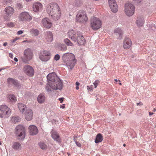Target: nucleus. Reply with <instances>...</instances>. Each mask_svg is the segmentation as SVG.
Segmentation results:
<instances>
[{"mask_svg": "<svg viewBox=\"0 0 156 156\" xmlns=\"http://www.w3.org/2000/svg\"><path fill=\"white\" fill-rule=\"evenodd\" d=\"M51 53L49 51L46 50L41 51L39 54L40 59L42 61L46 62L50 58Z\"/></svg>", "mask_w": 156, "mask_h": 156, "instance_id": "obj_10", "label": "nucleus"}, {"mask_svg": "<svg viewBox=\"0 0 156 156\" xmlns=\"http://www.w3.org/2000/svg\"><path fill=\"white\" fill-rule=\"evenodd\" d=\"M68 155L69 156V155H70V154H69V153H68Z\"/></svg>", "mask_w": 156, "mask_h": 156, "instance_id": "obj_63", "label": "nucleus"}, {"mask_svg": "<svg viewBox=\"0 0 156 156\" xmlns=\"http://www.w3.org/2000/svg\"><path fill=\"white\" fill-rule=\"evenodd\" d=\"M144 23V20L143 17L140 16L137 18L136 24L139 27L143 26Z\"/></svg>", "mask_w": 156, "mask_h": 156, "instance_id": "obj_23", "label": "nucleus"}, {"mask_svg": "<svg viewBox=\"0 0 156 156\" xmlns=\"http://www.w3.org/2000/svg\"><path fill=\"white\" fill-rule=\"evenodd\" d=\"M0 110L1 112L0 116L1 118H7L10 116L11 113V110L6 105H2L0 106Z\"/></svg>", "mask_w": 156, "mask_h": 156, "instance_id": "obj_8", "label": "nucleus"}, {"mask_svg": "<svg viewBox=\"0 0 156 156\" xmlns=\"http://www.w3.org/2000/svg\"><path fill=\"white\" fill-rule=\"evenodd\" d=\"M43 9V5L40 2L34 3L33 5V9L34 11L35 12L41 11Z\"/></svg>", "mask_w": 156, "mask_h": 156, "instance_id": "obj_18", "label": "nucleus"}, {"mask_svg": "<svg viewBox=\"0 0 156 156\" xmlns=\"http://www.w3.org/2000/svg\"><path fill=\"white\" fill-rule=\"evenodd\" d=\"M58 48L62 51H65L67 49L66 46L64 44H59Z\"/></svg>", "mask_w": 156, "mask_h": 156, "instance_id": "obj_34", "label": "nucleus"}, {"mask_svg": "<svg viewBox=\"0 0 156 156\" xmlns=\"http://www.w3.org/2000/svg\"><path fill=\"white\" fill-rule=\"evenodd\" d=\"M81 4V2L80 0H76L74 3V5L76 7L80 6Z\"/></svg>", "mask_w": 156, "mask_h": 156, "instance_id": "obj_36", "label": "nucleus"}, {"mask_svg": "<svg viewBox=\"0 0 156 156\" xmlns=\"http://www.w3.org/2000/svg\"><path fill=\"white\" fill-rule=\"evenodd\" d=\"M8 99L11 102H15L16 101V98L13 94H8L7 96Z\"/></svg>", "mask_w": 156, "mask_h": 156, "instance_id": "obj_30", "label": "nucleus"}, {"mask_svg": "<svg viewBox=\"0 0 156 156\" xmlns=\"http://www.w3.org/2000/svg\"><path fill=\"white\" fill-rule=\"evenodd\" d=\"M29 133L32 135L37 134L38 132L37 127L33 125L30 126L29 127Z\"/></svg>", "mask_w": 156, "mask_h": 156, "instance_id": "obj_21", "label": "nucleus"}, {"mask_svg": "<svg viewBox=\"0 0 156 156\" xmlns=\"http://www.w3.org/2000/svg\"><path fill=\"white\" fill-rule=\"evenodd\" d=\"M14 60L16 61V62H17L18 61V59L16 58H14Z\"/></svg>", "mask_w": 156, "mask_h": 156, "instance_id": "obj_52", "label": "nucleus"}, {"mask_svg": "<svg viewBox=\"0 0 156 156\" xmlns=\"http://www.w3.org/2000/svg\"><path fill=\"white\" fill-rule=\"evenodd\" d=\"M100 82L98 80H96L95 82L93 83L94 85V88H97L98 84H99Z\"/></svg>", "mask_w": 156, "mask_h": 156, "instance_id": "obj_38", "label": "nucleus"}, {"mask_svg": "<svg viewBox=\"0 0 156 156\" xmlns=\"http://www.w3.org/2000/svg\"><path fill=\"white\" fill-rule=\"evenodd\" d=\"M8 44L7 42H5L3 44V45L4 46H6Z\"/></svg>", "mask_w": 156, "mask_h": 156, "instance_id": "obj_51", "label": "nucleus"}, {"mask_svg": "<svg viewBox=\"0 0 156 156\" xmlns=\"http://www.w3.org/2000/svg\"><path fill=\"white\" fill-rule=\"evenodd\" d=\"M5 15L4 17V19L6 21L10 20L14 12V9L12 7L9 6L6 7L4 9Z\"/></svg>", "mask_w": 156, "mask_h": 156, "instance_id": "obj_12", "label": "nucleus"}, {"mask_svg": "<svg viewBox=\"0 0 156 156\" xmlns=\"http://www.w3.org/2000/svg\"><path fill=\"white\" fill-rule=\"evenodd\" d=\"M76 145L79 147H80L81 146V144L77 142H76Z\"/></svg>", "mask_w": 156, "mask_h": 156, "instance_id": "obj_48", "label": "nucleus"}, {"mask_svg": "<svg viewBox=\"0 0 156 156\" xmlns=\"http://www.w3.org/2000/svg\"><path fill=\"white\" fill-rule=\"evenodd\" d=\"M18 19L20 21H30L32 19V17L29 13L26 12H21L19 14Z\"/></svg>", "mask_w": 156, "mask_h": 156, "instance_id": "obj_11", "label": "nucleus"}, {"mask_svg": "<svg viewBox=\"0 0 156 156\" xmlns=\"http://www.w3.org/2000/svg\"><path fill=\"white\" fill-rule=\"evenodd\" d=\"M62 58L64 62L68 67L70 69H72L77 61L75 55L72 53H67L63 55Z\"/></svg>", "mask_w": 156, "mask_h": 156, "instance_id": "obj_3", "label": "nucleus"}, {"mask_svg": "<svg viewBox=\"0 0 156 156\" xmlns=\"http://www.w3.org/2000/svg\"><path fill=\"white\" fill-rule=\"evenodd\" d=\"M33 112L31 109H28L24 113L25 119L28 121L31 120L33 118Z\"/></svg>", "mask_w": 156, "mask_h": 156, "instance_id": "obj_17", "label": "nucleus"}, {"mask_svg": "<svg viewBox=\"0 0 156 156\" xmlns=\"http://www.w3.org/2000/svg\"><path fill=\"white\" fill-rule=\"evenodd\" d=\"M27 42V43L29 42V41H23V42Z\"/></svg>", "mask_w": 156, "mask_h": 156, "instance_id": "obj_55", "label": "nucleus"}, {"mask_svg": "<svg viewBox=\"0 0 156 156\" xmlns=\"http://www.w3.org/2000/svg\"><path fill=\"white\" fill-rule=\"evenodd\" d=\"M64 99V98H59L58 99V100L59 101H60V103H62V101H63Z\"/></svg>", "mask_w": 156, "mask_h": 156, "instance_id": "obj_47", "label": "nucleus"}, {"mask_svg": "<svg viewBox=\"0 0 156 156\" xmlns=\"http://www.w3.org/2000/svg\"><path fill=\"white\" fill-rule=\"evenodd\" d=\"M20 38L16 37L15 38L13 39L12 40H11V42L12 43H13L15 42L17 40L19 39Z\"/></svg>", "mask_w": 156, "mask_h": 156, "instance_id": "obj_42", "label": "nucleus"}, {"mask_svg": "<svg viewBox=\"0 0 156 156\" xmlns=\"http://www.w3.org/2000/svg\"><path fill=\"white\" fill-rule=\"evenodd\" d=\"M31 0H26V1L27 2H28L30 1H31Z\"/></svg>", "mask_w": 156, "mask_h": 156, "instance_id": "obj_60", "label": "nucleus"}, {"mask_svg": "<svg viewBox=\"0 0 156 156\" xmlns=\"http://www.w3.org/2000/svg\"><path fill=\"white\" fill-rule=\"evenodd\" d=\"M60 56L58 54H57L54 57V58L55 60L57 61L58 60L60 59Z\"/></svg>", "mask_w": 156, "mask_h": 156, "instance_id": "obj_39", "label": "nucleus"}, {"mask_svg": "<svg viewBox=\"0 0 156 156\" xmlns=\"http://www.w3.org/2000/svg\"><path fill=\"white\" fill-rule=\"evenodd\" d=\"M80 83L79 82H76V90H78L79 89V86L80 85Z\"/></svg>", "mask_w": 156, "mask_h": 156, "instance_id": "obj_43", "label": "nucleus"}, {"mask_svg": "<svg viewBox=\"0 0 156 156\" xmlns=\"http://www.w3.org/2000/svg\"><path fill=\"white\" fill-rule=\"evenodd\" d=\"M115 80V82H117L118 81V80H117V79H115V80Z\"/></svg>", "mask_w": 156, "mask_h": 156, "instance_id": "obj_58", "label": "nucleus"}, {"mask_svg": "<svg viewBox=\"0 0 156 156\" xmlns=\"http://www.w3.org/2000/svg\"><path fill=\"white\" fill-rule=\"evenodd\" d=\"M48 83L46 87V89L48 91L54 90L62 89V81L56 75L55 73L53 72L50 73L47 76Z\"/></svg>", "mask_w": 156, "mask_h": 156, "instance_id": "obj_1", "label": "nucleus"}, {"mask_svg": "<svg viewBox=\"0 0 156 156\" xmlns=\"http://www.w3.org/2000/svg\"><path fill=\"white\" fill-rule=\"evenodd\" d=\"M6 4H8V3H10L12 2V0H4Z\"/></svg>", "mask_w": 156, "mask_h": 156, "instance_id": "obj_44", "label": "nucleus"}, {"mask_svg": "<svg viewBox=\"0 0 156 156\" xmlns=\"http://www.w3.org/2000/svg\"><path fill=\"white\" fill-rule=\"evenodd\" d=\"M118 81H119V82H120V80H118Z\"/></svg>", "mask_w": 156, "mask_h": 156, "instance_id": "obj_64", "label": "nucleus"}, {"mask_svg": "<svg viewBox=\"0 0 156 156\" xmlns=\"http://www.w3.org/2000/svg\"><path fill=\"white\" fill-rule=\"evenodd\" d=\"M12 147L13 149L16 150H20L22 147L21 144L18 142H14Z\"/></svg>", "mask_w": 156, "mask_h": 156, "instance_id": "obj_27", "label": "nucleus"}, {"mask_svg": "<svg viewBox=\"0 0 156 156\" xmlns=\"http://www.w3.org/2000/svg\"><path fill=\"white\" fill-rule=\"evenodd\" d=\"M88 20L85 12L83 10H80L77 14L76 20L81 23L86 22Z\"/></svg>", "mask_w": 156, "mask_h": 156, "instance_id": "obj_9", "label": "nucleus"}, {"mask_svg": "<svg viewBox=\"0 0 156 156\" xmlns=\"http://www.w3.org/2000/svg\"><path fill=\"white\" fill-rule=\"evenodd\" d=\"M65 108V105H63L62 106V108Z\"/></svg>", "mask_w": 156, "mask_h": 156, "instance_id": "obj_56", "label": "nucleus"}, {"mask_svg": "<svg viewBox=\"0 0 156 156\" xmlns=\"http://www.w3.org/2000/svg\"><path fill=\"white\" fill-rule=\"evenodd\" d=\"M109 6L112 12H116L118 10V6L115 0H108Z\"/></svg>", "mask_w": 156, "mask_h": 156, "instance_id": "obj_14", "label": "nucleus"}, {"mask_svg": "<svg viewBox=\"0 0 156 156\" xmlns=\"http://www.w3.org/2000/svg\"><path fill=\"white\" fill-rule=\"evenodd\" d=\"M45 39L48 42H51L53 39V36L52 33L50 31L47 32L45 34Z\"/></svg>", "mask_w": 156, "mask_h": 156, "instance_id": "obj_24", "label": "nucleus"}, {"mask_svg": "<svg viewBox=\"0 0 156 156\" xmlns=\"http://www.w3.org/2000/svg\"><path fill=\"white\" fill-rule=\"evenodd\" d=\"M126 146V144H123V146L124 147H125V146Z\"/></svg>", "mask_w": 156, "mask_h": 156, "instance_id": "obj_59", "label": "nucleus"}, {"mask_svg": "<svg viewBox=\"0 0 156 156\" xmlns=\"http://www.w3.org/2000/svg\"><path fill=\"white\" fill-rule=\"evenodd\" d=\"M149 115H150V116H151L152 115H153V113H152V112H149Z\"/></svg>", "mask_w": 156, "mask_h": 156, "instance_id": "obj_53", "label": "nucleus"}, {"mask_svg": "<svg viewBox=\"0 0 156 156\" xmlns=\"http://www.w3.org/2000/svg\"><path fill=\"white\" fill-rule=\"evenodd\" d=\"M75 42L77 41L79 44L82 45L84 44L85 42V40L83 37L82 35V33L80 32H77V36L76 38Z\"/></svg>", "mask_w": 156, "mask_h": 156, "instance_id": "obj_16", "label": "nucleus"}, {"mask_svg": "<svg viewBox=\"0 0 156 156\" xmlns=\"http://www.w3.org/2000/svg\"><path fill=\"white\" fill-rule=\"evenodd\" d=\"M33 55L32 50L28 48L24 51L23 56L21 57V59L23 62L28 63L29 62L32 58Z\"/></svg>", "mask_w": 156, "mask_h": 156, "instance_id": "obj_5", "label": "nucleus"}, {"mask_svg": "<svg viewBox=\"0 0 156 156\" xmlns=\"http://www.w3.org/2000/svg\"><path fill=\"white\" fill-rule=\"evenodd\" d=\"M103 139V136L102 135L101 133H98L96 136L95 142L96 143H98L102 142Z\"/></svg>", "mask_w": 156, "mask_h": 156, "instance_id": "obj_28", "label": "nucleus"}, {"mask_svg": "<svg viewBox=\"0 0 156 156\" xmlns=\"http://www.w3.org/2000/svg\"><path fill=\"white\" fill-rule=\"evenodd\" d=\"M15 134L16 138L20 140H23L25 136V130L22 126L19 125L15 128Z\"/></svg>", "mask_w": 156, "mask_h": 156, "instance_id": "obj_4", "label": "nucleus"}, {"mask_svg": "<svg viewBox=\"0 0 156 156\" xmlns=\"http://www.w3.org/2000/svg\"><path fill=\"white\" fill-rule=\"evenodd\" d=\"M114 33L116 35L118 34L119 36V38L121 39V36L122 34V31L121 29L120 28H116L114 30Z\"/></svg>", "mask_w": 156, "mask_h": 156, "instance_id": "obj_31", "label": "nucleus"}, {"mask_svg": "<svg viewBox=\"0 0 156 156\" xmlns=\"http://www.w3.org/2000/svg\"><path fill=\"white\" fill-rule=\"evenodd\" d=\"M41 22L43 26L47 28H50L51 27L52 23L50 20L47 18L43 19Z\"/></svg>", "mask_w": 156, "mask_h": 156, "instance_id": "obj_19", "label": "nucleus"}, {"mask_svg": "<svg viewBox=\"0 0 156 156\" xmlns=\"http://www.w3.org/2000/svg\"><path fill=\"white\" fill-rule=\"evenodd\" d=\"M52 138L58 143L61 142V139L59 134L55 131L52 130L51 132Z\"/></svg>", "mask_w": 156, "mask_h": 156, "instance_id": "obj_20", "label": "nucleus"}, {"mask_svg": "<svg viewBox=\"0 0 156 156\" xmlns=\"http://www.w3.org/2000/svg\"><path fill=\"white\" fill-rule=\"evenodd\" d=\"M9 56L11 58H12L13 55L12 53H9Z\"/></svg>", "mask_w": 156, "mask_h": 156, "instance_id": "obj_50", "label": "nucleus"}, {"mask_svg": "<svg viewBox=\"0 0 156 156\" xmlns=\"http://www.w3.org/2000/svg\"><path fill=\"white\" fill-rule=\"evenodd\" d=\"M30 32L32 35L35 36H37L39 34L38 31L34 29H32L30 30Z\"/></svg>", "mask_w": 156, "mask_h": 156, "instance_id": "obj_33", "label": "nucleus"}, {"mask_svg": "<svg viewBox=\"0 0 156 156\" xmlns=\"http://www.w3.org/2000/svg\"><path fill=\"white\" fill-rule=\"evenodd\" d=\"M46 10L54 20H57L60 18L61 14L60 9L56 3L52 2L49 3L47 6Z\"/></svg>", "mask_w": 156, "mask_h": 156, "instance_id": "obj_2", "label": "nucleus"}, {"mask_svg": "<svg viewBox=\"0 0 156 156\" xmlns=\"http://www.w3.org/2000/svg\"><path fill=\"white\" fill-rule=\"evenodd\" d=\"M1 144H2V143H1V142L0 141V145H1Z\"/></svg>", "mask_w": 156, "mask_h": 156, "instance_id": "obj_62", "label": "nucleus"}, {"mask_svg": "<svg viewBox=\"0 0 156 156\" xmlns=\"http://www.w3.org/2000/svg\"><path fill=\"white\" fill-rule=\"evenodd\" d=\"M156 109L154 108L153 109V111L154 112L156 111Z\"/></svg>", "mask_w": 156, "mask_h": 156, "instance_id": "obj_57", "label": "nucleus"}, {"mask_svg": "<svg viewBox=\"0 0 156 156\" xmlns=\"http://www.w3.org/2000/svg\"><path fill=\"white\" fill-rule=\"evenodd\" d=\"M18 107L20 112L22 113L24 112L26 108V106L24 104L21 103H19L18 104Z\"/></svg>", "mask_w": 156, "mask_h": 156, "instance_id": "obj_26", "label": "nucleus"}, {"mask_svg": "<svg viewBox=\"0 0 156 156\" xmlns=\"http://www.w3.org/2000/svg\"><path fill=\"white\" fill-rule=\"evenodd\" d=\"M64 43L68 46H74V44L68 38H66L64 40Z\"/></svg>", "mask_w": 156, "mask_h": 156, "instance_id": "obj_32", "label": "nucleus"}, {"mask_svg": "<svg viewBox=\"0 0 156 156\" xmlns=\"http://www.w3.org/2000/svg\"><path fill=\"white\" fill-rule=\"evenodd\" d=\"M132 42L129 37L125 38L123 41V47L124 49L127 50L130 48L132 46Z\"/></svg>", "mask_w": 156, "mask_h": 156, "instance_id": "obj_15", "label": "nucleus"}, {"mask_svg": "<svg viewBox=\"0 0 156 156\" xmlns=\"http://www.w3.org/2000/svg\"><path fill=\"white\" fill-rule=\"evenodd\" d=\"M23 70L24 73L29 76H32L34 75V69L32 67L29 65H25L23 67Z\"/></svg>", "mask_w": 156, "mask_h": 156, "instance_id": "obj_13", "label": "nucleus"}, {"mask_svg": "<svg viewBox=\"0 0 156 156\" xmlns=\"http://www.w3.org/2000/svg\"><path fill=\"white\" fill-rule=\"evenodd\" d=\"M87 90H89L93 91V86L91 85L90 87H89L88 86H87Z\"/></svg>", "mask_w": 156, "mask_h": 156, "instance_id": "obj_40", "label": "nucleus"}, {"mask_svg": "<svg viewBox=\"0 0 156 156\" xmlns=\"http://www.w3.org/2000/svg\"><path fill=\"white\" fill-rule=\"evenodd\" d=\"M19 121V118L18 117H13L11 119V121L13 123H15Z\"/></svg>", "mask_w": 156, "mask_h": 156, "instance_id": "obj_35", "label": "nucleus"}, {"mask_svg": "<svg viewBox=\"0 0 156 156\" xmlns=\"http://www.w3.org/2000/svg\"><path fill=\"white\" fill-rule=\"evenodd\" d=\"M37 100L39 103L42 104L45 101L46 98L44 94H40L37 97Z\"/></svg>", "mask_w": 156, "mask_h": 156, "instance_id": "obj_25", "label": "nucleus"}, {"mask_svg": "<svg viewBox=\"0 0 156 156\" xmlns=\"http://www.w3.org/2000/svg\"><path fill=\"white\" fill-rule=\"evenodd\" d=\"M23 33V31L22 30H19L17 32V34L20 35Z\"/></svg>", "mask_w": 156, "mask_h": 156, "instance_id": "obj_45", "label": "nucleus"}, {"mask_svg": "<svg viewBox=\"0 0 156 156\" xmlns=\"http://www.w3.org/2000/svg\"><path fill=\"white\" fill-rule=\"evenodd\" d=\"M90 26L94 30H96L100 29L101 26L102 22L98 18L93 17L91 18Z\"/></svg>", "mask_w": 156, "mask_h": 156, "instance_id": "obj_6", "label": "nucleus"}, {"mask_svg": "<svg viewBox=\"0 0 156 156\" xmlns=\"http://www.w3.org/2000/svg\"><path fill=\"white\" fill-rule=\"evenodd\" d=\"M134 2L139 3L141 2L142 0H133Z\"/></svg>", "mask_w": 156, "mask_h": 156, "instance_id": "obj_46", "label": "nucleus"}, {"mask_svg": "<svg viewBox=\"0 0 156 156\" xmlns=\"http://www.w3.org/2000/svg\"><path fill=\"white\" fill-rule=\"evenodd\" d=\"M7 80L9 83H12L14 85H16L17 83L16 81L15 80L11 78H8Z\"/></svg>", "mask_w": 156, "mask_h": 156, "instance_id": "obj_37", "label": "nucleus"}, {"mask_svg": "<svg viewBox=\"0 0 156 156\" xmlns=\"http://www.w3.org/2000/svg\"><path fill=\"white\" fill-rule=\"evenodd\" d=\"M38 145L41 149L44 150H45L47 148L48 146L47 144L44 142L41 141L39 142Z\"/></svg>", "mask_w": 156, "mask_h": 156, "instance_id": "obj_29", "label": "nucleus"}, {"mask_svg": "<svg viewBox=\"0 0 156 156\" xmlns=\"http://www.w3.org/2000/svg\"><path fill=\"white\" fill-rule=\"evenodd\" d=\"M119 84L120 85H122V83H119Z\"/></svg>", "mask_w": 156, "mask_h": 156, "instance_id": "obj_61", "label": "nucleus"}, {"mask_svg": "<svg viewBox=\"0 0 156 156\" xmlns=\"http://www.w3.org/2000/svg\"><path fill=\"white\" fill-rule=\"evenodd\" d=\"M135 9L134 5L130 2L126 3L125 4L124 11L125 14L130 17L133 15Z\"/></svg>", "mask_w": 156, "mask_h": 156, "instance_id": "obj_7", "label": "nucleus"}, {"mask_svg": "<svg viewBox=\"0 0 156 156\" xmlns=\"http://www.w3.org/2000/svg\"><path fill=\"white\" fill-rule=\"evenodd\" d=\"M8 26L9 27H14V24L12 22L9 23L7 24Z\"/></svg>", "mask_w": 156, "mask_h": 156, "instance_id": "obj_41", "label": "nucleus"}, {"mask_svg": "<svg viewBox=\"0 0 156 156\" xmlns=\"http://www.w3.org/2000/svg\"><path fill=\"white\" fill-rule=\"evenodd\" d=\"M19 8H21L22 7V6L20 4H18V6H19Z\"/></svg>", "mask_w": 156, "mask_h": 156, "instance_id": "obj_54", "label": "nucleus"}, {"mask_svg": "<svg viewBox=\"0 0 156 156\" xmlns=\"http://www.w3.org/2000/svg\"><path fill=\"white\" fill-rule=\"evenodd\" d=\"M68 36L72 41H75L76 38L77 36V33H76L74 30H69L68 32Z\"/></svg>", "mask_w": 156, "mask_h": 156, "instance_id": "obj_22", "label": "nucleus"}, {"mask_svg": "<svg viewBox=\"0 0 156 156\" xmlns=\"http://www.w3.org/2000/svg\"><path fill=\"white\" fill-rule=\"evenodd\" d=\"M136 105H143V104L142 103V102H140L139 103H137Z\"/></svg>", "mask_w": 156, "mask_h": 156, "instance_id": "obj_49", "label": "nucleus"}]
</instances>
